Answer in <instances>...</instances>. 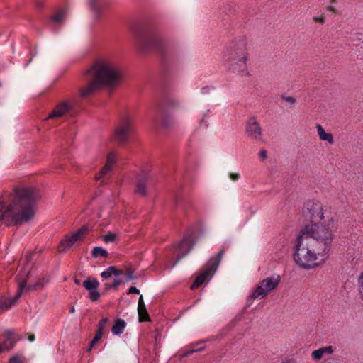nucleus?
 Returning a JSON list of instances; mask_svg holds the SVG:
<instances>
[{
  "label": "nucleus",
  "mask_w": 363,
  "mask_h": 363,
  "mask_svg": "<svg viewBox=\"0 0 363 363\" xmlns=\"http://www.w3.org/2000/svg\"><path fill=\"white\" fill-rule=\"evenodd\" d=\"M39 192L33 187H15L0 195V225L20 226L35 215Z\"/></svg>",
  "instance_id": "obj_1"
},
{
  "label": "nucleus",
  "mask_w": 363,
  "mask_h": 363,
  "mask_svg": "<svg viewBox=\"0 0 363 363\" xmlns=\"http://www.w3.org/2000/svg\"><path fill=\"white\" fill-rule=\"evenodd\" d=\"M305 208L309 214V223L300 235L329 252L336 231L335 219L331 213L318 201H308Z\"/></svg>",
  "instance_id": "obj_2"
},
{
  "label": "nucleus",
  "mask_w": 363,
  "mask_h": 363,
  "mask_svg": "<svg viewBox=\"0 0 363 363\" xmlns=\"http://www.w3.org/2000/svg\"><path fill=\"white\" fill-rule=\"evenodd\" d=\"M85 76L89 83L79 90L82 98H87L100 89L113 90L123 78L119 67L110 59H97L87 69Z\"/></svg>",
  "instance_id": "obj_3"
},
{
  "label": "nucleus",
  "mask_w": 363,
  "mask_h": 363,
  "mask_svg": "<svg viewBox=\"0 0 363 363\" xmlns=\"http://www.w3.org/2000/svg\"><path fill=\"white\" fill-rule=\"evenodd\" d=\"M328 251L299 235L295 246L294 260L303 269H312L325 261Z\"/></svg>",
  "instance_id": "obj_4"
},
{
  "label": "nucleus",
  "mask_w": 363,
  "mask_h": 363,
  "mask_svg": "<svg viewBox=\"0 0 363 363\" xmlns=\"http://www.w3.org/2000/svg\"><path fill=\"white\" fill-rule=\"evenodd\" d=\"M248 59L249 54L246 43L244 40L234 43L226 60L228 70L240 76H250L247 68Z\"/></svg>",
  "instance_id": "obj_5"
},
{
  "label": "nucleus",
  "mask_w": 363,
  "mask_h": 363,
  "mask_svg": "<svg viewBox=\"0 0 363 363\" xmlns=\"http://www.w3.org/2000/svg\"><path fill=\"white\" fill-rule=\"evenodd\" d=\"M281 281L279 275L274 274L259 282L249 295L247 303L251 305L255 299L264 298L277 288Z\"/></svg>",
  "instance_id": "obj_6"
},
{
  "label": "nucleus",
  "mask_w": 363,
  "mask_h": 363,
  "mask_svg": "<svg viewBox=\"0 0 363 363\" xmlns=\"http://www.w3.org/2000/svg\"><path fill=\"white\" fill-rule=\"evenodd\" d=\"M48 282V277H44L42 279H39L35 284H28L26 281H22L19 284L18 292L13 297L0 300V314L14 306L21 296L23 291H33L42 289L44 285Z\"/></svg>",
  "instance_id": "obj_7"
},
{
  "label": "nucleus",
  "mask_w": 363,
  "mask_h": 363,
  "mask_svg": "<svg viewBox=\"0 0 363 363\" xmlns=\"http://www.w3.org/2000/svg\"><path fill=\"white\" fill-rule=\"evenodd\" d=\"M225 249L224 247H223V248L218 253L216 257H212L210 259V260L206 264V269L196 278L194 283L191 284V289H197L205 281L206 279L213 277V275L217 270V268L221 261V259L225 253Z\"/></svg>",
  "instance_id": "obj_8"
},
{
  "label": "nucleus",
  "mask_w": 363,
  "mask_h": 363,
  "mask_svg": "<svg viewBox=\"0 0 363 363\" xmlns=\"http://www.w3.org/2000/svg\"><path fill=\"white\" fill-rule=\"evenodd\" d=\"M133 119L129 116H125L115 128L113 138L118 143H124L133 133Z\"/></svg>",
  "instance_id": "obj_9"
},
{
  "label": "nucleus",
  "mask_w": 363,
  "mask_h": 363,
  "mask_svg": "<svg viewBox=\"0 0 363 363\" xmlns=\"http://www.w3.org/2000/svg\"><path fill=\"white\" fill-rule=\"evenodd\" d=\"M88 231L89 229L86 226H82L71 235L65 236V238L60 242L59 250L60 252H64L67 249L72 247L75 242L82 240L85 235L88 233Z\"/></svg>",
  "instance_id": "obj_10"
},
{
  "label": "nucleus",
  "mask_w": 363,
  "mask_h": 363,
  "mask_svg": "<svg viewBox=\"0 0 363 363\" xmlns=\"http://www.w3.org/2000/svg\"><path fill=\"white\" fill-rule=\"evenodd\" d=\"M118 155L115 152H110L106 157V163L104 167L101 169L100 172L96 174L95 179L96 180H101V184L103 185L106 184V181L104 179V177L108 174L114 165L116 163Z\"/></svg>",
  "instance_id": "obj_11"
},
{
  "label": "nucleus",
  "mask_w": 363,
  "mask_h": 363,
  "mask_svg": "<svg viewBox=\"0 0 363 363\" xmlns=\"http://www.w3.org/2000/svg\"><path fill=\"white\" fill-rule=\"evenodd\" d=\"M151 182L150 175L144 171H142L136 178L135 194L145 196L147 193V187Z\"/></svg>",
  "instance_id": "obj_12"
},
{
  "label": "nucleus",
  "mask_w": 363,
  "mask_h": 363,
  "mask_svg": "<svg viewBox=\"0 0 363 363\" xmlns=\"http://www.w3.org/2000/svg\"><path fill=\"white\" fill-rule=\"evenodd\" d=\"M246 133L248 137L256 141L262 138V129L255 117L250 118L246 124Z\"/></svg>",
  "instance_id": "obj_13"
},
{
  "label": "nucleus",
  "mask_w": 363,
  "mask_h": 363,
  "mask_svg": "<svg viewBox=\"0 0 363 363\" xmlns=\"http://www.w3.org/2000/svg\"><path fill=\"white\" fill-rule=\"evenodd\" d=\"M194 242L191 235L184 238V239L177 245V259L173 264L176 265L184 257H185L192 249Z\"/></svg>",
  "instance_id": "obj_14"
},
{
  "label": "nucleus",
  "mask_w": 363,
  "mask_h": 363,
  "mask_svg": "<svg viewBox=\"0 0 363 363\" xmlns=\"http://www.w3.org/2000/svg\"><path fill=\"white\" fill-rule=\"evenodd\" d=\"M138 40L143 49L150 47L155 48L158 50L162 49V39L157 35L151 34L146 37L140 38Z\"/></svg>",
  "instance_id": "obj_15"
},
{
  "label": "nucleus",
  "mask_w": 363,
  "mask_h": 363,
  "mask_svg": "<svg viewBox=\"0 0 363 363\" xmlns=\"http://www.w3.org/2000/svg\"><path fill=\"white\" fill-rule=\"evenodd\" d=\"M4 335L6 337L5 340L0 345V354L13 348L16 342L20 340V336L11 330L6 331Z\"/></svg>",
  "instance_id": "obj_16"
},
{
  "label": "nucleus",
  "mask_w": 363,
  "mask_h": 363,
  "mask_svg": "<svg viewBox=\"0 0 363 363\" xmlns=\"http://www.w3.org/2000/svg\"><path fill=\"white\" fill-rule=\"evenodd\" d=\"M71 108V104L67 102H62L55 106L47 118L53 119L60 118L67 113Z\"/></svg>",
  "instance_id": "obj_17"
},
{
  "label": "nucleus",
  "mask_w": 363,
  "mask_h": 363,
  "mask_svg": "<svg viewBox=\"0 0 363 363\" xmlns=\"http://www.w3.org/2000/svg\"><path fill=\"white\" fill-rule=\"evenodd\" d=\"M334 352V347L332 345L322 347L311 352V358L314 361L320 360L324 354H332Z\"/></svg>",
  "instance_id": "obj_18"
},
{
  "label": "nucleus",
  "mask_w": 363,
  "mask_h": 363,
  "mask_svg": "<svg viewBox=\"0 0 363 363\" xmlns=\"http://www.w3.org/2000/svg\"><path fill=\"white\" fill-rule=\"evenodd\" d=\"M138 313L140 322L150 320V316L146 310V307H145V303L143 301V298L142 295H140V296L139 298V301H138Z\"/></svg>",
  "instance_id": "obj_19"
},
{
  "label": "nucleus",
  "mask_w": 363,
  "mask_h": 363,
  "mask_svg": "<svg viewBox=\"0 0 363 363\" xmlns=\"http://www.w3.org/2000/svg\"><path fill=\"white\" fill-rule=\"evenodd\" d=\"M317 133L319 139L322 141H325L330 145L334 143L333 135L330 133H326L323 126L320 124L316 125Z\"/></svg>",
  "instance_id": "obj_20"
},
{
  "label": "nucleus",
  "mask_w": 363,
  "mask_h": 363,
  "mask_svg": "<svg viewBox=\"0 0 363 363\" xmlns=\"http://www.w3.org/2000/svg\"><path fill=\"white\" fill-rule=\"evenodd\" d=\"M123 274L122 271L120 269H118L115 267H109L107 268L105 271L101 272V277L103 279L107 280L109 278H111L113 275L114 276H120Z\"/></svg>",
  "instance_id": "obj_21"
},
{
  "label": "nucleus",
  "mask_w": 363,
  "mask_h": 363,
  "mask_svg": "<svg viewBox=\"0 0 363 363\" xmlns=\"http://www.w3.org/2000/svg\"><path fill=\"white\" fill-rule=\"evenodd\" d=\"M125 326L126 323L125 320L123 319H117L115 320L114 325L112 327V333L116 335H121L123 333Z\"/></svg>",
  "instance_id": "obj_22"
},
{
  "label": "nucleus",
  "mask_w": 363,
  "mask_h": 363,
  "mask_svg": "<svg viewBox=\"0 0 363 363\" xmlns=\"http://www.w3.org/2000/svg\"><path fill=\"white\" fill-rule=\"evenodd\" d=\"M90 7L94 12L96 18H98L99 16L100 10L101 6L104 4L103 0H89Z\"/></svg>",
  "instance_id": "obj_23"
},
{
  "label": "nucleus",
  "mask_w": 363,
  "mask_h": 363,
  "mask_svg": "<svg viewBox=\"0 0 363 363\" xmlns=\"http://www.w3.org/2000/svg\"><path fill=\"white\" fill-rule=\"evenodd\" d=\"M83 286L89 291L98 289L99 282L96 279H90L84 280L82 284Z\"/></svg>",
  "instance_id": "obj_24"
},
{
  "label": "nucleus",
  "mask_w": 363,
  "mask_h": 363,
  "mask_svg": "<svg viewBox=\"0 0 363 363\" xmlns=\"http://www.w3.org/2000/svg\"><path fill=\"white\" fill-rule=\"evenodd\" d=\"M67 15V12L65 10H60L52 16V21L55 24L62 23Z\"/></svg>",
  "instance_id": "obj_25"
},
{
  "label": "nucleus",
  "mask_w": 363,
  "mask_h": 363,
  "mask_svg": "<svg viewBox=\"0 0 363 363\" xmlns=\"http://www.w3.org/2000/svg\"><path fill=\"white\" fill-rule=\"evenodd\" d=\"M91 255L94 257H107L108 252L101 247H94L92 250Z\"/></svg>",
  "instance_id": "obj_26"
},
{
  "label": "nucleus",
  "mask_w": 363,
  "mask_h": 363,
  "mask_svg": "<svg viewBox=\"0 0 363 363\" xmlns=\"http://www.w3.org/2000/svg\"><path fill=\"white\" fill-rule=\"evenodd\" d=\"M203 345V342H197V343L191 345H190L191 349L189 351H186L184 352V357H187L188 355H189L194 352H196L203 350L204 348Z\"/></svg>",
  "instance_id": "obj_27"
},
{
  "label": "nucleus",
  "mask_w": 363,
  "mask_h": 363,
  "mask_svg": "<svg viewBox=\"0 0 363 363\" xmlns=\"http://www.w3.org/2000/svg\"><path fill=\"white\" fill-rule=\"evenodd\" d=\"M357 290L360 296V298L363 301V272L357 279Z\"/></svg>",
  "instance_id": "obj_28"
},
{
  "label": "nucleus",
  "mask_w": 363,
  "mask_h": 363,
  "mask_svg": "<svg viewBox=\"0 0 363 363\" xmlns=\"http://www.w3.org/2000/svg\"><path fill=\"white\" fill-rule=\"evenodd\" d=\"M103 336V332L97 330L94 337L91 342L90 347L88 349L89 351L91 350V348L102 338Z\"/></svg>",
  "instance_id": "obj_29"
},
{
  "label": "nucleus",
  "mask_w": 363,
  "mask_h": 363,
  "mask_svg": "<svg viewBox=\"0 0 363 363\" xmlns=\"http://www.w3.org/2000/svg\"><path fill=\"white\" fill-rule=\"evenodd\" d=\"M116 233L108 232L106 235L102 236V239L105 242H112L116 240Z\"/></svg>",
  "instance_id": "obj_30"
},
{
  "label": "nucleus",
  "mask_w": 363,
  "mask_h": 363,
  "mask_svg": "<svg viewBox=\"0 0 363 363\" xmlns=\"http://www.w3.org/2000/svg\"><path fill=\"white\" fill-rule=\"evenodd\" d=\"M121 283H122V280L121 279H120L118 278H116V279H114L113 282L112 284L105 283L104 284V287H105L106 289H111V288H116Z\"/></svg>",
  "instance_id": "obj_31"
},
{
  "label": "nucleus",
  "mask_w": 363,
  "mask_h": 363,
  "mask_svg": "<svg viewBox=\"0 0 363 363\" xmlns=\"http://www.w3.org/2000/svg\"><path fill=\"white\" fill-rule=\"evenodd\" d=\"M9 363H26V358L21 355H16L10 358Z\"/></svg>",
  "instance_id": "obj_32"
},
{
  "label": "nucleus",
  "mask_w": 363,
  "mask_h": 363,
  "mask_svg": "<svg viewBox=\"0 0 363 363\" xmlns=\"http://www.w3.org/2000/svg\"><path fill=\"white\" fill-rule=\"evenodd\" d=\"M89 292V298L92 301H96L101 296L100 293L98 291L97 289H94V290L90 291Z\"/></svg>",
  "instance_id": "obj_33"
},
{
  "label": "nucleus",
  "mask_w": 363,
  "mask_h": 363,
  "mask_svg": "<svg viewBox=\"0 0 363 363\" xmlns=\"http://www.w3.org/2000/svg\"><path fill=\"white\" fill-rule=\"evenodd\" d=\"M108 320L106 318H104L101 319V321L99 322V325H98V330H97L103 332L104 330L105 329Z\"/></svg>",
  "instance_id": "obj_34"
},
{
  "label": "nucleus",
  "mask_w": 363,
  "mask_h": 363,
  "mask_svg": "<svg viewBox=\"0 0 363 363\" xmlns=\"http://www.w3.org/2000/svg\"><path fill=\"white\" fill-rule=\"evenodd\" d=\"M229 178L232 181L236 182L240 178V174L239 173H230Z\"/></svg>",
  "instance_id": "obj_35"
},
{
  "label": "nucleus",
  "mask_w": 363,
  "mask_h": 363,
  "mask_svg": "<svg viewBox=\"0 0 363 363\" xmlns=\"http://www.w3.org/2000/svg\"><path fill=\"white\" fill-rule=\"evenodd\" d=\"M284 101L288 102L290 104H294L296 102V99L293 96H283L282 97Z\"/></svg>",
  "instance_id": "obj_36"
},
{
  "label": "nucleus",
  "mask_w": 363,
  "mask_h": 363,
  "mask_svg": "<svg viewBox=\"0 0 363 363\" xmlns=\"http://www.w3.org/2000/svg\"><path fill=\"white\" fill-rule=\"evenodd\" d=\"M125 277L128 281L133 280L135 279V277L133 275V273L132 271L128 269L125 274Z\"/></svg>",
  "instance_id": "obj_37"
},
{
  "label": "nucleus",
  "mask_w": 363,
  "mask_h": 363,
  "mask_svg": "<svg viewBox=\"0 0 363 363\" xmlns=\"http://www.w3.org/2000/svg\"><path fill=\"white\" fill-rule=\"evenodd\" d=\"M313 19L314 21L320 23L322 24L325 22V16L323 14H322L320 17L314 16Z\"/></svg>",
  "instance_id": "obj_38"
},
{
  "label": "nucleus",
  "mask_w": 363,
  "mask_h": 363,
  "mask_svg": "<svg viewBox=\"0 0 363 363\" xmlns=\"http://www.w3.org/2000/svg\"><path fill=\"white\" fill-rule=\"evenodd\" d=\"M140 291L135 286H131L129 289L128 294H139Z\"/></svg>",
  "instance_id": "obj_39"
},
{
  "label": "nucleus",
  "mask_w": 363,
  "mask_h": 363,
  "mask_svg": "<svg viewBox=\"0 0 363 363\" xmlns=\"http://www.w3.org/2000/svg\"><path fill=\"white\" fill-rule=\"evenodd\" d=\"M281 363H296V361L292 358H290L283 360Z\"/></svg>",
  "instance_id": "obj_40"
},
{
  "label": "nucleus",
  "mask_w": 363,
  "mask_h": 363,
  "mask_svg": "<svg viewBox=\"0 0 363 363\" xmlns=\"http://www.w3.org/2000/svg\"><path fill=\"white\" fill-rule=\"evenodd\" d=\"M201 94H207L209 93V88L208 87H203L201 89Z\"/></svg>",
  "instance_id": "obj_41"
},
{
  "label": "nucleus",
  "mask_w": 363,
  "mask_h": 363,
  "mask_svg": "<svg viewBox=\"0 0 363 363\" xmlns=\"http://www.w3.org/2000/svg\"><path fill=\"white\" fill-rule=\"evenodd\" d=\"M259 156L261 157H262V158H266V157H267V151L264 150L260 151Z\"/></svg>",
  "instance_id": "obj_42"
},
{
  "label": "nucleus",
  "mask_w": 363,
  "mask_h": 363,
  "mask_svg": "<svg viewBox=\"0 0 363 363\" xmlns=\"http://www.w3.org/2000/svg\"><path fill=\"white\" fill-rule=\"evenodd\" d=\"M35 339V337L34 335H29L28 336V340L30 341V342H33Z\"/></svg>",
  "instance_id": "obj_43"
},
{
  "label": "nucleus",
  "mask_w": 363,
  "mask_h": 363,
  "mask_svg": "<svg viewBox=\"0 0 363 363\" xmlns=\"http://www.w3.org/2000/svg\"><path fill=\"white\" fill-rule=\"evenodd\" d=\"M328 10L330 11H333V12H335V9L334 7L330 6L328 7Z\"/></svg>",
  "instance_id": "obj_44"
},
{
  "label": "nucleus",
  "mask_w": 363,
  "mask_h": 363,
  "mask_svg": "<svg viewBox=\"0 0 363 363\" xmlns=\"http://www.w3.org/2000/svg\"><path fill=\"white\" fill-rule=\"evenodd\" d=\"M200 124L202 125V124H205L206 126H208V124L206 123V122L205 121L204 118H203L202 120H201L200 121Z\"/></svg>",
  "instance_id": "obj_45"
},
{
  "label": "nucleus",
  "mask_w": 363,
  "mask_h": 363,
  "mask_svg": "<svg viewBox=\"0 0 363 363\" xmlns=\"http://www.w3.org/2000/svg\"><path fill=\"white\" fill-rule=\"evenodd\" d=\"M74 283L77 284V285H80L81 284V282L78 279H74Z\"/></svg>",
  "instance_id": "obj_46"
},
{
  "label": "nucleus",
  "mask_w": 363,
  "mask_h": 363,
  "mask_svg": "<svg viewBox=\"0 0 363 363\" xmlns=\"http://www.w3.org/2000/svg\"><path fill=\"white\" fill-rule=\"evenodd\" d=\"M74 312H75V308H74V307H72V308H70V313H74Z\"/></svg>",
  "instance_id": "obj_47"
},
{
  "label": "nucleus",
  "mask_w": 363,
  "mask_h": 363,
  "mask_svg": "<svg viewBox=\"0 0 363 363\" xmlns=\"http://www.w3.org/2000/svg\"><path fill=\"white\" fill-rule=\"evenodd\" d=\"M175 199V202H176V203H177L179 202V196H177L175 197V199Z\"/></svg>",
  "instance_id": "obj_48"
},
{
  "label": "nucleus",
  "mask_w": 363,
  "mask_h": 363,
  "mask_svg": "<svg viewBox=\"0 0 363 363\" xmlns=\"http://www.w3.org/2000/svg\"><path fill=\"white\" fill-rule=\"evenodd\" d=\"M38 7H42V6H43V4H38Z\"/></svg>",
  "instance_id": "obj_49"
}]
</instances>
